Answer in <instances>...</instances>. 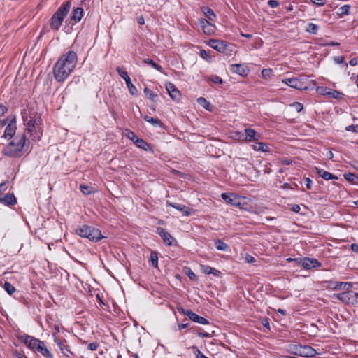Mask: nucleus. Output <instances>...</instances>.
<instances>
[{
    "label": "nucleus",
    "mask_w": 358,
    "mask_h": 358,
    "mask_svg": "<svg viewBox=\"0 0 358 358\" xmlns=\"http://www.w3.org/2000/svg\"><path fill=\"white\" fill-rule=\"evenodd\" d=\"M77 54L72 50L62 55L55 64L53 75L57 82L63 83L72 73L77 64Z\"/></svg>",
    "instance_id": "1"
},
{
    "label": "nucleus",
    "mask_w": 358,
    "mask_h": 358,
    "mask_svg": "<svg viewBox=\"0 0 358 358\" xmlns=\"http://www.w3.org/2000/svg\"><path fill=\"white\" fill-rule=\"evenodd\" d=\"M29 144L25 134H18L3 148V153L10 157H20L29 150Z\"/></svg>",
    "instance_id": "2"
},
{
    "label": "nucleus",
    "mask_w": 358,
    "mask_h": 358,
    "mask_svg": "<svg viewBox=\"0 0 358 358\" xmlns=\"http://www.w3.org/2000/svg\"><path fill=\"white\" fill-rule=\"evenodd\" d=\"M20 341L35 353H40L45 357L52 358V354L47 348L45 343L32 336L27 334L20 336Z\"/></svg>",
    "instance_id": "3"
},
{
    "label": "nucleus",
    "mask_w": 358,
    "mask_h": 358,
    "mask_svg": "<svg viewBox=\"0 0 358 358\" xmlns=\"http://www.w3.org/2000/svg\"><path fill=\"white\" fill-rule=\"evenodd\" d=\"M71 3L69 1L63 3L50 19V26L53 30H58L63 23L64 17L70 10Z\"/></svg>",
    "instance_id": "4"
},
{
    "label": "nucleus",
    "mask_w": 358,
    "mask_h": 358,
    "mask_svg": "<svg viewBox=\"0 0 358 358\" xmlns=\"http://www.w3.org/2000/svg\"><path fill=\"white\" fill-rule=\"evenodd\" d=\"M76 233L80 237L87 238L93 242H98L104 238L99 229L88 225H82L77 228Z\"/></svg>",
    "instance_id": "5"
},
{
    "label": "nucleus",
    "mask_w": 358,
    "mask_h": 358,
    "mask_svg": "<svg viewBox=\"0 0 358 358\" xmlns=\"http://www.w3.org/2000/svg\"><path fill=\"white\" fill-rule=\"evenodd\" d=\"M290 352L294 355L303 357H313L317 354L316 350L308 345H294L290 347Z\"/></svg>",
    "instance_id": "6"
},
{
    "label": "nucleus",
    "mask_w": 358,
    "mask_h": 358,
    "mask_svg": "<svg viewBox=\"0 0 358 358\" xmlns=\"http://www.w3.org/2000/svg\"><path fill=\"white\" fill-rule=\"evenodd\" d=\"M333 297L348 305H358V292L345 290V292L334 294Z\"/></svg>",
    "instance_id": "7"
},
{
    "label": "nucleus",
    "mask_w": 358,
    "mask_h": 358,
    "mask_svg": "<svg viewBox=\"0 0 358 358\" xmlns=\"http://www.w3.org/2000/svg\"><path fill=\"white\" fill-rule=\"evenodd\" d=\"M178 311L189 317L192 322L206 325L209 324V321L202 316H199L197 314L193 313L191 310L185 309L183 308H178Z\"/></svg>",
    "instance_id": "8"
},
{
    "label": "nucleus",
    "mask_w": 358,
    "mask_h": 358,
    "mask_svg": "<svg viewBox=\"0 0 358 358\" xmlns=\"http://www.w3.org/2000/svg\"><path fill=\"white\" fill-rule=\"evenodd\" d=\"M27 130L30 136L34 138L39 140L41 138L40 127L36 120L34 117H31L27 122Z\"/></svg>",
    "instance_id": "9"
},
{
    "label": "nucleus",
    "mask_w": 358,
    "mask_h": 358,
    "mask_svg": "<svg viewBox=\"0 0 358 358\" xmlns=\"http://www.w3.org/2000/svg\"><path fill=\"white\" fill-rule=\"evenodd\" d=\"M116 70H117V72L118 73L119 76L125 80L126 85L129 90V93L132 96H137V94H138L137 88L131 83V78L127 75V73L125 71H123L120 67H117Z\"/></svg>",
    "instance_id": "10"
},
{
    "label": "nucleus",
    "mask_w": 358,
    "mask_h": 358,
    "mask_svg": "<svg viewBox=\"0 0 358 358\" xmlns=\"http://www.w3.org/2000/svg\"><path fill=\"white\" fill-rule=\"evenodd\" d=\"M166 206H171L181 212L185 216H189L194 213V210L181 203H172L169 201L166 202Z\"/></svg>",
    "instance_id": "11"
},
{
    "label": "nucleus",
    "mask_w": 358,
    "mask_h": 358,
    "mask_svg": "<svg viewBox=\"0 0 358 358\" xmlns=\"http://www.w3.org/2000/svg\"><path fill=\"white\" fill-rule=\"evenodd\" d=\"M208 45L222 53L226 52L229 46L224 41L217 39H210L208 42Z\"/></svg>",
    "instance_id": "12"
},
{
    "label": "nucleus",
    "mask_w": 358,
    "mask_h": 358,
    "mask_svg": "<svg viewBox=\"0 0 358 358\" xmlns=\"http://www.w3.org/2000/svg\"><path fill=\"white\" fill-rule=\"evenodd\" d=\"M328 287L333 290H348L352 287V283L350 282H337L330 280L327 282Z\"/></svg>",
    "instance_id": "13"
},
{
    "label": "nucleus",
    "mask_w": 358,
    "mask_h": 358,
    "mask_svg": "<svg viewBox=\"0 0 358 358\" xmlns=\"http://www.w3.org/2000/svg\"><path fill=\"white\" fill-rule=\"evenodd\" d=\"M245 142H255L261 138V134L257 133L254 129H244Z\"/></svg>",
    "instance_id": "14"
},
{
    "label": "nucleus",
    "mask_w": 358,
    "mask_h": 358,
    "mask_svg": "<svg viewBox=\"0 0 358 358\" xmlns=\"http://www.w3.org/2000/svg\"><path fill=\"white\" fill-rule=\"evenodd\" d=\"M301 266L306 270L317 268L322 266V264L315 258L305 257L301 260Z\"/></svg>",
    "instance_id": "15"
},
{
    "label": "nucleus",
    "mask_w": 358,
    "mask_h": 358,
    "mask_svg": "<svg viewBox=\"0 0 358 358\" xmlns=\"http://www.w3.org/2000/svg\"><path fill=\"white\" fill-rule=\"evenodd\" d=\"M157 233L160 236L164 243L166 244L167 245H173V241L176 243V239L171 235L170 233L166 231L164 228H157Z\"/></svg>",
    "instance_id": "16"
},
{
    "label": "nucleus",
    "mask_w": 358,
    "mask_h": 358,
    "mask_svg": "<svg viewBox=\"0 0 358 358\" xmlns=\"http://www.w3.org/2000/svg\"><path fill=\"white\" fill-rule=\"evenodd\" d=\"M166 89L173 101H179L181 96L180 91L177 89L174 84L167 82L165 85Z\"/></svg>",
    "instance_id": "17"
},
{
    "label": "nucleus",
    "mask_w": 358,
    "mask_h": 358,
    "mask_svg": "<svg viewBox=\"0 0 358 358\" xmlns=\"http://www.w3.org/2000/svg\"><path fill=\"white\" fill-rule=\"evenodd\" d=\"M221 197L227 203L242 208L241 206L240 197L234 194H229L227 193H222L221 194Z\"/></svg>",
    "instance_id": "18"
},
{
    "label": "nucleus",
    "mask_w": 358,
    "mask_h": 358,
    "mask_svg": "<svg viewBox=\"0 0 358 358\" xmlns=\"http://www.w3.org/2000/svg\"><path fill=\"white\" fill-rule=\"evenodd\" d=\"M231 71L241 76H247L250 72V69L243 64H235L231 65Z\"/></svg>",
    "instance_id": "19"
},
{
    "label": "nucleus",
    "mask_w": 358,
    "mask_h": 358,
    "mask_svg": "<svg viewBox=\"0 0 358 358\" xmlns=\"http://www.w3.org/2000/svg\"><path fill=\"white\" fill-rule=\"evenodd\" d=\"M282 83H285L287 86L294 88L298 90H308V87H301L296 77L290 78H284L282 80Z\"/></svg>",
    "instance_id": "20"
},
{
    "label": "nucleus",
    "mask_w": 358,
    "mask_h": 358,
    "mask_svg": "<svg viewBox=\"0 0 358 358\" xmlns=\"http://www.w3.org/2000/svg\"><path fill=\"white\" fill-rule=\"evenodd\" d=\"M55 341L56 342L57 346L59 348L62 353L67 358H72L73 356V353L70 350L69 345H68L66 343V341H62L55 338Z\"/></svg>",
    "instance_id": "21"
},
{
    "label": "nucleus",
    "mask_w": 358,
    "mask_h": 358,
    "mask_svg": "<svg viewBox=\"0 0 358 358\" xmlns=\"http://www.w3.org/2000/svg\"><path fill=\"white\" fill-rule=\"evenodd\" d=\"M83 16V9L81 7H77L72 11L69 24H75L80 22Z\"/></svg>",
    "instance_id": "22"
},
{
    "label": "nucleus",
    "mask_w": 358,
    "mask_h": 358,
    "mask_svg": "<svg viewBox=\"0 0 358 358\" xmlns=\"http://www.w3.org/2000/svg\"><path fill=\"white\" fill-rule=\"evenodd\" d=\"M200 24L204 34L211 35L215 31V26L206 19H201Z\"/></svg>",
    "instance_id": "23"
},
{
    "label": "nucleus",
    "mask_w": 358,
    "mask_h": 358,
    "mask_svg": "<svg viewBox=\"0 0 358 358\" xmlns=\"http://www.w3.org/2000/svg\"><path fill=\"white\" fill-rule=\"evenodd\" d=\"M16 128L15 120L14 119L6 126L3 137L9 139L13 138L16 132Z\"/></svg>",
    "instance_id": "24"
},
{
    "label": "nucleus",
    "mask_w": 358,
    "mask_h": 358,
    "mask_svg": "<svg viewBox=\"0 0 358 358\" xmlns=\"http://www.w3.org/2000/svg\"><path fill=\"white\" fill-rule=\"evenodd\" d=\"M135 145L140 149L143 150L144 151L149 152L151 154L154 153V150L151 147V145L148 143L143 138H138L136 139Z\"/></svg>",
    "instance_id": "25"
},
{
    "label": "nucleus",
    "mask_w": 358,
    "mask_h": 358,
    "mask_svg": "<svg viewBox=\"0 0 358 358\" xmlns=\"http://www.w3.org/2000/svg\"><path fill=\"white\" fill-rule=\"evenodd\" d=\"M315 171H316V173L325 180L337 179V177L335 175H334L322 169L315 167Z\"/></svg>",
    "instance_id": "26"
},
{
    "label": "nucleus",
    "mask_w": 358,
    "mask_h": 358,
    "mask_svg": "<svg viewBox=\"0 0 358 358\" xmlns=\"http://www.w3.org/2000/svg\"><path fill=\"white\" fill-rule=\"evenodd\" d=\"M0 202L7 205H14L17 203L16 198L13 194H7L3 197H0Z\"/></svg>",
    "instance_id": "27"
},
{
    "label": "nucleus",
    "mask_w": 358,
    "mask_h": 358,
    "mask_svg": "<svg viewBox=\"0 0 358 358\" xmlns=\"http://www.w3.org/2000/svg\"><path fill=\"white\" fill-rule=\"evenodd\" d=\"M252 147L253 150L255 151H261L263 152H266L269 151V148L265 143L258 142V141H255Z\"/></svg>",
    "instance_id": "28"
},
{
    "label": "nucleus",
    "mask_w": 358,
    "mask_h": 358,
    "mask_svg": "<svg viewBox=\"0 0 358 358\" xmlns=\"http://www.w3.org/2000/svg\"><path fill=\"white\" fill-rule=\"evenodd\" d=\"M202 271L207 275L213 274L215 276H219L221 272L214 268L210 267L208 265H201Z\"/></svg>",
    "instance_id": "29"
},
{
    "label": "nucleus",
    "mask_w": 358,
    "mask_h": 358,
    "mask_svg": "<svg viewBox=\"0 0 358 358\" xmlns=\"http://www.w3.org/2000/svg\"><path fill=\"white\" fill-rule=\"evenodd\" d=\"M143 92H144L146 98H148V99L151 100L152 101H153L155 103L157 102V99H158V95L156 93H155L153 91H152L151 90H150L148 87H145Z\"/></svg>",
    "instance_id": "30"
},
{
    "label": "nucleus",
    "mask_w": 358,
    "mask_h": 358,
    "mask_svg": "<svg viewBox=\"0 0 358 358\" xmlns=\"http://www.w3.org/2000/svg\"><path fill=\"white\" fill-rule=\"evenodd\" d=\"M201 10L205 15V16L208 19V21H214L216 16L211 8H210L209 7L204 6L201 8Z\"/></svg>",
    "instance_id": "31"
},
{
    "label": "nucleus",
    "mask_w": 358,
    "mask_h": 358,
    "mask_svg": "<svg viewBox=\"0 0 358 358\" xmlns=\"http://www.w3.org/2000/svg\"><path fill=\"white\" fill-rule=\"evenodd\" d=\"M305 31L308 33L317 35L319 31V26L314 23L310 22L306 25Z\"/></svg>",
    "instance_id": "32"
},
{
    "label": "nucleus",
    "mask_w": 358,
    "mask_h": 358,
    "mask_svg": "<svg viewBox=\"0 0 358 358\" xmlns=\"http://www.w3.org/2000/svg\"><path fill=\"white\" fill-rule=\"evenodd\" d=\"M215 245L217 250L227 251L229 249V245L220 239L215 240Z\"/></svg>",
    "instance_id": "33"
},
{
    "label": "nucleus",
    "mask_w": 358,
    "mask_h": 358,
    "mask_svg": "<svg viewBox=\"0 0 358 358\" xmlns=\"http://www.w3.org/2000/svg\"><path fill=\"white\" fill-rule=\"evenodd\" d=\"M144 120L150 123L152 125L155 126V127H160L162 125V122L160 121V120L157 119V118H154V117H150L148 115H145L143 117Z\"/></svg>",
    "instance_id": "34"
},
{
    "label": "nucleus",
    "mask_w": 358,
    "mask_h": 358,
    "mask_svg": "<svg viewBox=\"0 0 358 358\" xmlns=\"http://www.w3.org/2000/svg\"><path fill=\"white\" fill-rule=\"evenodd\" d=\"M144 62L148 64H149V65H150L153 69H156L159 72H161V73L163 72V68L160 65L157 64L152 59L147 58V59H144Z\"/></svg>",
    "instance_id": "35"
},
{
    "label": "nucleus",
    "mask_w": 358,
    "mask_h": 358,
    "mask_svg": "<svg viewBox=\"0 0 358 358\" xmlns=\"http://www.w3.org/2000/svg\"><path fill=\"white\" fill-rule=\"evenodd\" d=\"M150 261L154 268H158V252L152 251L150 252Z\"/></svg>",
    "instance_id": "36"
},
{
    "label": "nucleus",
    "mask_w": 358,
    "mask_h": 358,
    "mask_svg": "<svg viewBox=\"0 0 358 358\" xmlns=\"http://www.w3.org/2000/svg\"><path fill=\"white\" fill-rule=\"evenodd\" d=\"M343 177L347 181L353 184L358 180V176L352 173H344Z\"/></svg>",
    "instance_id": "37"
},
{
    "label": "nucleus",
    "mask_w": 358,
    "mask_h": 358,
    "mask_svg": "<svg viewBox=\"0 0 358 358\" xmlns=\"http://www.w3.org/2000/svg\"><path fill=\"white\" fill-rule=\"evenodd\" d=\"M261 75H262V77L264 79L268 80V79H270L273 76V71L270 68H268V69H262V71L261 72Z\"/></svg>",
    "instance_id": "38"
},
{
    "label": "nucleus",
    "mask_w": 358,
    "mask_h": 358,
    "mask_svg": "<svg viewBox=\"0 0 358 358\" xmlns=\"http://www.w3.org/2000/svg\"><path fill=\"white\" fill-rule=\"evenodd\" d=\"M350 6L349 5H344L338 9L337 14L339 16H343L349 14Z\"/></svg>",
    "instance_id": "39"
},
{
    "label": "nucleus",
    "mask_w": 358,
    "mask_h": 358,
    "mask_svg": "<svg viewBox=\"0 0 358 358\" xmlns=\"http://www.w3.org/2000/svg\"><path fill=\"white\" fill-rule=\"evenodd\" d=\"M208 82H211L215 84H222L223 80L217 75H211L210 76L206 78Z\"/></svg>",
    "instance_id": "40"
},
{
    "label": "nucleus",
    "mask_w": 358,
    "mask_h": 358,
    "mask_svg": "<svg viewBox=\"0 0 358 358\" xmlns=\"http://www.w3.org/2000/svg\"><path fill=\"white\" fill-rule=\"evenodd\" d=\"M3 288L9 295H12L16 290L15 287L8 282H4Z\"/></svg>",
    "instance_id": "41"
},
{
    "label": "nucleus",
    "mask_w": 358,
    "mask_h": 358,
    "mask_svg": "<svg viewBox=\"0 0 358 358\" xmlns=\"http://www.w3.org/2000/svg\"><path fill=\"white\" fill-rule=\"evenodd\" d=\"M124 135L127 138H128L129 140H131L134 143H135L136 139L138 138V137L136 135V134L129 129L125 130Z\"/></svg>",
    "instance_id": "42"
},
{
    "label": "nucleus",
    "mask_w": 358,
    "mask_h": 358,
    "mask_svg": "<svg viewBox=\"0 0 358 358\" xmlns=\"http://www.w3.org/2000/svg\"><path fill=\"white\" fill-rule=\"evenodd\" d=\"M297 80H299V83L301 85V87H308L309 85L307 84L308 80V76L305 75H300L299 77H296Z\"/></svg>",
    "instance_id": "43"
},
{
    "label": "nucleus",
    "mask_w": 358,
    "mask_h": 358,
    "mask_svg": "<svg viewBox=\"0 0 358 358\" xmlns=\"http://www.w3.org/2000/svg\"><path fill=\"white\" fill-rule=\"evenodd\" d=\"M326 94H327L328 96L332 97V98H334V99H339L341 96V93L339 92L338 91H336V90H331L327 92H325Z\"/></svg>",
    "instance_id": "44"
},
{
    "label": "nucleus",
    "mask_w": 358,
    "mask_h": 358,
    "mask_svg": "<svg viewBox=\"0 0 358 358\" xmlns=\"http://www.w3.org/2000/svg\"><path fill=\"white\" fill-rule=\"evenodd\" d=\"M185 274L188 276V278L192 280H196V275L194 273V271L189 268H185Z\"/></svg>",
    "instance_id": "45"
},
{
    "label": "nucleus",
    "mask_w": 358,
    "mask_h": 358,
    "mask_svg": "<svg viewBox=\"0 0 358 358\" xmlns=\"http://www.w3.org/2000/svg\"><path fill=\"white\" fill-rule=\"evenodd\" d=\"M301 183H303L308 189H310L312 188L313 181L309 178H307V177L303 178Z\"/></svg>",
    "instance_id": "46"
},
{
    "label": "nucleus",
    "mask_w": 358,
    "mask_h": 358,
    "mask_svg": "<svg viewBox=\"0 0 358 358\" xmlns=\"http://www.w3.org/2000/svg\"><path fill=\"white\" fill-rule=\"evenodd\" d=\"M194 354L196 358H208L204 354H203L197 347L193 346Z\"/></svg>",
    "instance_id": "47"
},
{
    "label": "nucleus",
    "mask_w": 358,
    "mask_h": 358,
    "mask_svg": "<svg viewBox=\"0 0 358 358\" xmlns=\"http://www.w3.org/2000/svg\"><path fill=\"white\" fill-rule=\"evenodd\" d=\"M200 56L206 61H209L210 59L209 52L205 50H200Z\"/></svg>",
    "instance_id": "48"
},
{
    "label": "nucleus",
    "mask_w": 358,
    "mask_h": 358,
    "mask_svg": "<svg viewBox=\"0 0 358 358\" xmlns=\"http://www.w3.org/2000/svg\"><path fill=\"white\" fill-rule=\"evenodd\" d=\"M291 106L293 107L297 112H301L303 109V104L299 102H294Z\"/></svg>",
    "instance_id": "49"
},
{
    "label": "nucleus",
    "mask_w": 358,
    "mask_h": 358,
    "mask_svg": "<svg viewBox=\"0 0 358 358\" xmlns=\"http://www.w3.org/2000/svg\"><path fill=\"white\" fill-rule=\"evenodd\" d=\"M80 189L81 190V192L84 194H86V195H88V194H90L92 193V191H91V187H88V186H85V185H80Z\"/></svg>",
    "instance_id": "50"
},
{
    "label": "nucleus",
    "mask_w": 358,
    "mask_h": 358,
    "mask_svg": "<svg viewBox=\"0 0 358 358\" xmlns=\"http://www.w3.org/2000/svg\"><path fill=\"white\" fill-rule=\"evenodd\" d=\"M99 348V344L96 342L91 343L88 345L87 349L92 351L96 350Z\"/></svg>",
    "instance_id": "51"
},
{
    "label": "nucleus",
    "mask_w": 358,
    "mask_h": 358,
    "mask_svg": "<svg viewBox=\"0 0 358 358\" xmlns=\"http://www.w3.org/2000/svg\"><path fill=\"white\" fill-rule=\"evenodd\" d=\"M13 353L17 358H27L23 352H19L18 350H13Z\"/></svg>",
    "instance_id": "52"
},
{
    "label": "nucleus",
    "mask_w": 358,
    "mask_h": 358,
    "mask_svg": "<svg viewBox=\"0 0 358 358\" xmlns=\"http://www.w3.org/2000/svg\"><path fill=\"white\" fill-rule=\"evenodd\" d=\"M235 136L239 140L245 142V136H244V131H236L235 133Z\"/></svg>",
    "instance_id": "53"
},
{
    "label": "nucleus",
    "mask_w": 358,
    "mask_h": 358,
    "mask_svg": "<svg viewBox=\"0 0 358 358\" xmlns=\"http://www.w3.org/2000/svg\"><path fill=\"white\" fill-rule=\"evenodd\" d=\"M268 4L271 8H275L279 6V2L276 0H269Z\"/></svg>",
    "instance_id": "54"
},
{
    "label": "nucleus",
    "mask_w": 358,
    "mask_h": 358,
    "mask_svg": "<svg viewBox=\"0 0 358 358\" xmlns=\"http://www.w3.org/2000/svg\"><path fill=\"white\" fill-rule=\"evenodd\" d=\"M310 1L318 6H324L326 3L324 0H310Z\"/></svg>",
    "instance_id": "55"
},
{
    "label": "nucleus",
    "mask_w": 358,
    "mask_h": 358,
    "mask_svg": "<svg viewBox=\"0 0 358 358\" xmlns=\"http://www.w3.org/2000/svg\"><path fill=\"white\" fill-rule=\"evenodd\" d=\"M8 111V108L3 105L0 104V117L3 116Z\"/></svg>",
    "instance_id": "56"
},
{
    "label": "nucleus",
    "mask_w": 358,
    "mask_h": 358,
    "mask_svg": "<svg viewBox=\"0 0 358 358\" xmlns=\"http://www.w3.org/2000/svg\"><path fill=\"white\" fill-rule=\"evenodd\" d=\"M349 164L353 169L358 171V160L353 159L350 161Z\"/></svg>",
    "instance_id": "57"
},
{
    "label": "nucleus",
    "mask_w": 358,
    "mask_h": 358,
    "mask_svg": "<svg viewBox=\"0 0 358 358\" xmlns=\"http://www.w3.org/2000/svg\"><path fill=\"white\" fill-rule=\"evenodd\" d=\"M281 164L284 165H290L292 164L293 161L289 158H284L281 159Z\"/></svg>",
    "instance_id": "58"
},
{
    "label": "nucleus",
    "mask_w": 358,
    "mask_h": 358,
    "mask_svg": "<svg viewBox=\"0 0 358 358\" xmlns=\"http://www.w3.org/2000/svg\"><path fill=\"white\" fill-rule=\"evenodd\" d=\"M334 60L336 64H342L344 62V57L343 56H337L334 58Z\"/></svg>",
    "instance_id": "59"
},
{
    "label": "nucleus",
    "mask_w": 358,
    "mask_h": 358,
    "mask_svg": "<svg viewBox=\"0 0 358 358\" xmlns=\"http://www.w3.org/2000/svg\"><path fill=\"white\" fill-rule=\"evenodd\" d=\"M197 334L202 338H210L211 336V334L208 332H198Z\"/></svg>",
    "instance_id": "60"
},
{
    "label": "nucleus",
    "mask_w": 358,
    "mask_h": 358,
    "mask_svg": "<svg viewBox=\"0 0 358 358\" xmlns=\"http://www.w3.org/2000/svg\"><path fill=\"white\" fill-rule=\"evenodd\" d=\"M245 260L248 263H253L255 262V259L250 255H246Z\"/></svg>",
    "instance_id": "61"
},
{
    "label": "nucleus",
    "mask_w": 358,
    "mask_h": 358,
    "mask_svg": "<svg viewBox=\"0 0 358 358\" xmlns=\"http://www.w3.org/2000/svg\"><path fill=\"white\" fill-rule=\"evenodd\" d=\"M356 127L357 126H355V125L351 124V125H349V126L346 127L345 129L348 131L355 132L356 131V130H355Z\"/></svg>",
    "instance_id": "62"
},
{
    "label": "nucleus",
    "mask_w": 358,
    "mask_h": 358,
    "mask_svg": "<svg viewBox=\"0 0 358 358\" xmlns=\"http://www.w3.org/2000/svg\"><path fill=\"white\" fill-rule=\"evenodd\" d=\"M136 21L141 25H143L145 24V20L142 15L137 17Z\"/></svg>",
    "instance_id": "63"
},
{
    "label": "nucleus",
    "mask_w": 358,
    "mask_h": 358,
    "mask_svg": "<svg viewBox=\"0 0 358 358\" xmlns=\"http://www.w3.org/2000/svg\"><path fill=\"white\" fill-rule=\"evenodd\" d=\"M351 250L355 252H358V244L352 243L350 245Z\"/></svg>",
    "instance_id": "64"
}]
</instances>
